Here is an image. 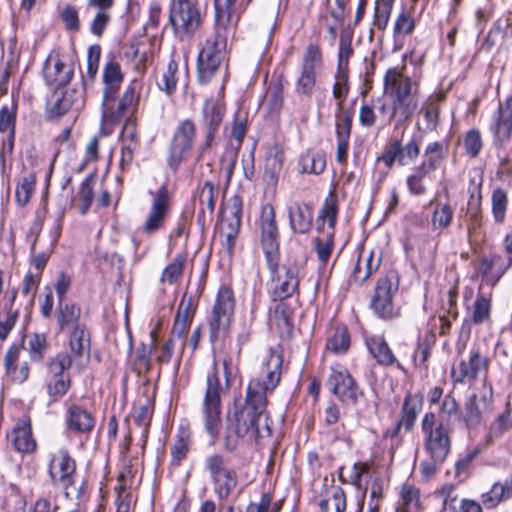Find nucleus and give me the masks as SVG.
<instances>
[{
	"label": "nucleus",
	"mask_w": 512,
	"mask_h": 512,
	"mask_svg": "<svg viewBox=\"0 0 512 512\" xmlns=\"http://www.w3.org/2000/svg\"><path fill=\"white\" fill-rule=\"evenodd\" d=\"M318 506L322 512H344L346 509V496L340 486H331Z\"/></svg>",
	"instance_id": "35"
},
{
	"label": "nucleus",
	"mask_w": 512,
	"mask_h": 512,
	"mask_svg": "<svg viewBox=\"0 0 512 512\" xmlns=\"http://www.w3.org/2000/svg\"><path fill=\"white\" fill-rule=\"evenodd\" d=\"M84 104L83 92L77 89L56 90L46 104V118L59 120L69 111L78 110Z\"/></svg>",
	"instance_id": "15"
},
{
	"label": "nucleus",
	"mask_w": 512,
	"mask_h": 512,
	"mask_svg": "<svg viewBox=\"0 0 512 512\" xmlns=\"http://www.w3.org/2000/svg\"><path fill=\"white\" fill-rule=\"evenodd\" d=\"M338 208L337 201L331 195L327 198L319 212L317 221H322V224L318 225V230L324 231V224L327 220V232L323 237L315 238V248L319 261L322 264H326L331 256L333 250V235L334 228L337 220Z\"/></svg>",
	"instance_id": "8"
},
{
	"label": "nucleus",
	"mask_w": 512,
	"mask_h": 512,
	"mask_svg": "<svg viewBox=\"0 0 512 512\" xmlns=\"http://www.w3.org/2000/svg\"><path fill=\"white\" fill-rule=\"evenodd\" d=\"M380 261V258H374L372 252L364 259L362 256H359L352 275L354 282L358 284L364 283L373 273L378 270Z\"/></svg>",
	"instance_id": "40"
},
{
	"label": "nucleus",
	"mask_w": 512,
	"mask_h": 512,
	"mask_svg": "<svg viewBox=\"0 0 512 512\" xmlns=\"http://www.w3.org/2000/svg\"><path fill=\"white\" fill-rule=\"evenodd\" d=\"M349 346V334L344 327L336 328L326 342V349L336 355L344 354L349 349Z\"/></svg>",
	"instance_id": "47"
},
{
	"label": "nucleus",
	"mask_w": 512,
	"mask_h": 512,
	"mask_svg": "<svg viewBox=\"0 0 512 512\" xmlns=\"http://www.w3.org/2000/svg\"><path fill=\"white\" fill-rule=\"evenodd\" d=\"M190 434L182 430L177 434L176 440L171 447V463L175 466L180 465L189 451Z\"/></svg>",
	"instance_id": "50"
},
{
	"label": "nucleus",
	"mask_w": 512,
	"mask_h": 512,
	"mask_svg": "<svg viewBox=\"0 0 512 512\" xmlns=\"http://www.w3.org/2000/svg\"><path fill=\"white\" fill-rule=\"evenodd\" d=\"M82 310L73 302L58 301L56 309L57 325L60 331L71 330L76 326H81Z\"/></svg>",
	"instance_id": "28"
},
{
	"label": "nucleus",
	"mask_w": 512,
	"mask_h": 512,
	"mask_svg": "<svg viewBox=\"0 0 512 512\" xmlns=\"http://www.w3.org/2000/svg\"><path fill=\"white\" fill-rule=\"evenodd\" d=\"M397 512H419V491L411 485H403Z\"/></svg>",
	"instance_id": "43"
},
{
	"label": "nucleus",
	"mask_w": 512,
	"mask_h": 512,
	"mask_svg": "<svg viewBox=\"0 0 512 512\" xmlns=\"http://www.w3.org/2000/svg\"><path fill=\"white\" fill-rule=\"evenodd\" d=\"M8 437L14 448L21 453H31L36 448V441L32 435L31 424L26 419H20Z\"/></svg>",
	"instance_id": "27"
},
{
	"label": "nucleus",
	"mask_w": 512,
	"mask_h": 512,
	"mask_svg": "<svg viewBox=\"0 0 512 512\" xmlns=\"http://www.w3.org/2000/svg\"><path fill=\"white\" fill-rule=\"evenodd\" d=\"M170 210V195L166 185H162L154 194V199L141 229L146 235H154L161 230Z\"/></svg>",
	"instance_id": "16"
},
{
	"label": "nucleus",
	"mask_w": 512,
	"mask_h": 512,
	"mask_svg": "<svg viewBox=\"0 0 512 512\" xmlns=\"http://www.w3.org/2000/svg\"><path fill=\"white\" fill-rule=\"evenodd\" d=\"M301 170L304 173L320 174L326 167V157L322 152H307L300 159Z\"/></svg>",
	"instance_id": "46"
},
{
	"label": "nucleus",
	"mask_w": 512,
	"mask_h": 512,
	"mask_svg": "<svg viewBox=\"0 0 512 512\" xmlns=\"http://www.w3.org/2000/svg\"><path fill=\"white\" fill-rule=\"evenodd\" d=\"M385 91L394 98L412 97V80L398 68H390L384 77Z\"/></svg>",
	"instance_id": "25"
},
{
	"label": "nucleus",
	"mask_w": 512,
	"mask_h": 512,
	"mask_svg": "<svg viewBox=\"0 0 512 512\" xmlns=\"http://www.w3.org/2000/svg\"><path fill=\"white\" fill-rule=\"evenodd\" d=\"M283 270L285 271L284 277H278L280 283L274 287L272 292L273 301H282L292 296L299 285L298 278L291 270L285 267Z\"/></svg>",
	"instance_id": "39"
},
{
	"label": "nucleus",
	"mask_w": 512,
	"mask_h": 512,
	"mask_svg": "<svg viewBox=\"0 0 512 512\" xmlns=\"http://www.w3.org/2000/svg\"><path fill=\"white\" fill-rule=\"evenodd\" d=\"M492 398V385L484 380L479 393H474L465 402L462 421L467 428H475L481 424L485 416L491 412Z\"/></svg>",
	"instance_id": "11"
},
{
	"label": "nucleus",
	"mask_w": 512,
	"mask_h": 512,
	"mask_svg": "<svg viewBox=\"0 0 512 512\" xmlns=\"http://www.w3.org/2000/svg\"><path fill=\"white\" fill-rule=\"evenodd\" d=\"M0 132L6 133L2 139H10L14 144L15 140V111L4 106L0 109Z\"/></svg>",
	"instance_id": "57"
},
{
	"label": "nucleus",
	"mask_w": 512,
	"mask_h": 512,
	"mask_svg": "<svg viewBox=\"0 0 512 512\" xmlns=\"http://www.w3.org/2000/svg\"><path fill=\"white\" fill-rule=\"evenodd\" d=\"M151 349H148L144 344L136 349L134 365L138 373L149 372L151 369Z\"/></svg>",
	"instance_id": "64"
},
{
	"label": "nucleus",
	"mask_w": 512,
	"mask_h": 512,
	"mask_svg": "<svg viewBox=\"0 0 512 512\" xmlns=\"http://www.w3.org/2000/svg\"><path fill=\"white\" fill-rule=\"evenodd\" d=\"M368 349L372 356L381 365L390 366L396 358L386 341L380 336H373L366 340Z\"/></svg>",
	"instance_id": "37"
},
{
	"label": "nucleus",
	"mask_w": 512,
	"mask_h": 512,
	"mask_svg": "<svg viewBox=\"0 0 512 512\" xmlns=\"http://www.w3.org/2000/svg\"><path fill=\"white\" fill-rule=\"evenodd\" d=\"M66 425L68 430L80 434L90 433L95 425L94 416L84 407L71 404L66 411Z\"/></svg>",
	"instance_id": "24"
},
{
	"label": "nucleus",
	"mask_w": 512,
	"mask_h": 512,
	"mask_svg": "<svg viewBox=\"0 0 512 512\" xmlns=\"http://www.w3.org/2000/svg\"><path fill=\"white\" fill-rule=\"evenodd\" d=\"M194 315L192 298L187 299L186 294L182 297L172 327V337H183L189 330Z\"/></svg>",
	"instance_id": "31"
},
{
	"label": "nucleus",
	"mask_w": 512,
	"mask_h": 512,
	"mask_svg": "<svg viewBox=\"0 0 512 512\" xmlns=\"http://www.w3.org/2000/svg\"><path fill=\"white\" fill-rule=\"evenodd\" d=\"M222 394L223 388L214 364L206 377V388L201 405L202 422L212 444L222 430Z\"/></svg>",
	"instance_id": "3"
},
{
	"label": "nucleus",
	"mask_w": 512,
	"mask_h": 512,
	"mask_svg": "<svg viewBox=\"0 0 512 512\" xmlns=\"http://www.w3.org/2000/svg\"><path fill=\"white\" fill-rule=\"evenodd\" d=\"M323 64L322 52L317 44H309L303 54L296 92L310 96L316 85L317 72Z\"/></svg>",
	"instance_id": "12"
},
{
	"label": "nucleus",
	"mask_w": 512,
	"mask_h": 512,
	"mask_svg": "<svg viewBox=\"0 0 512 512\" xmlns=\"http://www.w3.org/2000/svg\"><path fill=\"white\" fill-rule=\"evenodd\" d=\"M393 3L394 0L375 1L374 26L378 30H384L386 28Z\"/></svg>",
	"instance_id": "60"
},
{
	"label": "nucleus",
	"mask_w": 512,
	"mask_h": 512,
	"mask_svg": "<svg viewBox=\"0 0 512 512\" xmlns=\"http://www.w3.org/2000/svg\"><path fill=\"white\" fill-rule=\"evenodd\" d=\"M455 421H462V412L454 396L447 394L442 401L439 419H436V423L453 430Z\"/></svg>",
	"instance_id": "34"
},
{
	"label": "nucleus",
	"mask_w": 512,
	"mask_h": 512,
	"mask_svg": "<svg viewBox=\"0 0 512 512\" xmlns=\"http://www.w3.org/2000/svg\"><path fill=\"white\" fill-rule=\"evenodd\" d=\"M353 34H341L339 39L338 72L345 73L348 70V63L354 50L352 47Z\"/></svg>",
	"instance_id": "53"
},
{
	"label": "nucleus",
	"mask_w": 512,
	"mask_h": 512,
	"mask_svg": "<svg viewBox=\"0 0 512 512\" xmlns=\"http://www.w3.org/2000/svg\"><path fill=\"white\" fill-rule=\"evenodd\" d=\"M95 182V177L93 175H89L86 177L78 191L79 196V210L81 214H86L93 202L94 193H93V184Z\"/></svg>",
	"instance_id": "55"
},
{
	"label": "nucleus",
	"mask_w": 512,
	"mask_h": 512,
	"mask_svg": "<svg viewBox=\"0 0 512 512\" xmlns=\"http://www.w3.org/2000/svg\"><path fill=\"white\" fill-rule=\"evenodd\" d=\"M121 141L122 144L138 147L139 141L136 122L131 117H128L123 125Z\"/></svg>",
	"instance_id": "63"
},
{
	"label": "nucleus",
	"mask_w": 512,
	"mask_h": 512,
	"mask_svg": "<svg viewBox=\"0 0 512 512\" xmlns=\"http://www.w3.org/2000/svg\"><path fill=\"white\" fill-rule=\"evenodd\" d=\"M424 437V450L436 461H445L451 450L450 433L452 429L436 423V415L427 412L421 421Z\"/></svg>",
	"instance_id": "4"
},
{
	"label": "nucleus",
	"mask_w": 512,
	"mask_h": 512,
	"mask_svg": "<svg viewBox=\"0 0 512 512\" xmlns=\"http://www.w3.org/2000/svg\"><path fill=\"white\" fill-rule=\"evenodd\" d=\"M340 419V409L334 402H329L328 406L323 412V421L325 425V433L332 434V441L341 439L343 437L345 426L342 424L340 427H334Z\"/></svg>",
	"instance_id": "41"
},
{
	"label": "nucleus",
	"mask_w": 512,
	"mask_h": 512,
	"mask_svg": "<svg viewBox=\"0 0 512 512\" xmlns=\"http://www.w3.org/2000/svg\"><path fill=\"white\" fill-rule=\"evenodd\" d=\"M49 349L47 337L43 333H33L28 340V353L33 362H41Z\"/></svg>",
	"instance_id": "45"
},
{
	"label": "nucleus",
	"mask_w": 512,
	"mask_h": 512,
	"mask_svg": "<svg viewBox=\"0 0 512 512\" xmlns=\"http://www.w3.org/2000/svg\"><path fill=\"white\" fill-rule=\"evenodd\" d=\"M41 231V225H35L31 228L30 234L34 235V238L31 243L30 252H31V264L39 271L38 274H42V271L44 270L51 254H52V248L45 252L36 253V243L39 237V233Z\"/></svg>",
	"instance_id": "49"
},
{
	"label": "nucleus",
	"mask_w": 512,
	"mask_h": 512,
	"mask_svg": "<svg viewBox=\"0 0 512 512\" xmlns=\"http://www.w3.org/2000/svg\"><path fill=\"white\" fill-rule=\"evenodd\" d=\"M496 139L500 142L508 140L512 134V95L504 103H500L494 124L491 126Z\"/></svg>",
	"instance_id": "26"
},
{
	"label": "nucleus",
	"mask_w": 512,
	"mask_h": 512,
	"mask_svg": "<svg viewBox=\"0 0 512 512\" xmlns=\"http://www.w3.org/2000/svg\"><path fill=\"white\" fill-rule=\"evenodd\" d=\"M489 358L485 355L479 346L473 347L466 359H461L459 363L452 367L451 377L455 383H465L474 381L482 372H487Z\"/></svg>",
	"instance_id": "14"
},
{
	"label": "nucleus",
	"mask_w": 512,
	"mask_h": 512,
	"mask_svg": "<svg viewBox=\"0 0 512 512\" xmlns=\"http://www.w3.org/2000/svg\"><path fill=\"white\" fill-rule=\"evenodd\" d=\"M327 383L331 393L346 405L355 406L364 397V392L346 368L331 367Z\"/></svg>",
	"instance_id": "9"
},
{
	"label": "nucleus",
	"mask_w": 512,
	"mask_h": 512,
	"mask_svg": "<svg viewBox=\"0 0 512 512\" xmlns=\"http://www.w3.org/2000/svg\"><path fill=\"white\" fill-rule=\"evenodd\" d=\"M508 206L507 193L500 187L495 188L491 195V210L494 222L498 225L504 223Z\"/></svg>",
	"instance_id": "44"
},
{
	"label": "nucleus",
	"mask_w": 512,
	"mask_h": 512,
	"mask_svg": "<svg viewBox=\"0 0 512 512\" xmlns=\"http://www.w3.org/2000/svg\"><path fill=\"white\" fill-rule=\"evenodd\" d=\"M222 289L223 287H220L215 304L213 305L210 316L208 318L211 342H214L218 339L222 326V318L224 316V301L221 294Z\"/></svg>",
	"instance_id": "42"
},
{
	"label": "nucleus",
	"mask_w": 512,
	"mask_h": 512,
	"mask_svg": "<svg viewBox=\"0 0 512 512\" xmlns=\"http://www.w3.org/2000/svg\"><path fill=\"white\" fill-rule=\"evenodd\" d=\"M68 346L70 348L72 360L90 353L91 339L90 333L85 324L76 326L69 330Z\"/></svg>",
	"instance_id": "30"
},
{
	"label": "nucleus",
	"mask_w": 512,
	"mask_h": 512,
	"mask_svg": "<svg viewBox=\"0 0 512 512\" xmlns=\"http://www.w3.org/2000/svg\"><path fill=\"white\" fill-rule=\"evenodd\" d=\"M511 497V489H509L508 482L505 484L497 482L495 483L489 492L483 494V503L488 508L496 507L502 501H505Z\"/></svg>",
	"instance_id": "48"
},
{
	"label": "nucleus",
	"mask_w": 512,
	"mask_h": 512,
	"mask_svg": "<svg viewBox=\"0 0 512 512\" xmlns=\"http://www.w3.org/2000/svg\"><path fill=\"white\" fill-rule=\"evenodd\" d=\"M224 84L221 86L217 96L207 98L202 107V114L205 124L208 126V137H212L219 129L224 117Z\"/></svg>",
	"instance_id": "22"
},
{
	"label": "nucleus",
	"mask_w": 512,
	"mask_h": 512,
	"mask_svg": "<svg viewBox=\"0 0 512 512\" xmlns=\"http://www.w3.org/2000/svg\"><path fill=\"white\" fill-rule=\"evenodd\" d=\"M352 483L359 489H364V494L370 490L371 512H377L378 500L382 497V484L372 478L370 465L367 462H359L353 465Z\"/></svg>",
	"instance_id": "19"
},
{
	"label": "nucleus",
	"mask_w": 512,
	"mask_h": 512,
	"mask_svg": "<svg viewBox=\"0 0 512 512\" xmlns=\"http://www.w3.org/2000/svg\"><path fill=\"white\" fill-rule=\"evenodd\" d=\"M398 287L399 279L394 272L387 273L377 280L370 306L380 318L393 317V298L398 291Z\"/></svg>",
	"instance_id": "10"
},
{
	"label": "nucleus",
	"mask_w": 512,
	"mask_h": 512,
	"mask_svg": "<svg viewBox=\"0 0 512 512\" xmlns=\"http://www.w3.org/2000/svg\"><path fill=\"white\" fill-rule=\"evenodd\" d=\"M491 301L483 295L477 296L473 304L472 321L474 324H481L490 319Z\"/></svg>",
	"instance_id": "59"
},
{
	"label": "nucleus",
	"mask_w": 512,
	"mask_h": 512,
	"mask_svg": "<svg viewBox=\"0 0 512 512\" xmlns=\"http://www.w3.org/2000/svg\"><path fill=\"white\" fill-rule=\"evenodd\" d=\"M177 63L174 60H170L167 65L166 71L162 74L161 78L157 81L158 87L165 91L168 95H171L177 84L176 79Z\"/></svg>",
	"instance_id": "61"
},
{
	"label": "nucleus",
	"mask_w": 512,
	"mask_h": 512,
	"mask_svg": "<svg viewBox=\"0 0 512 512\" xmlns=\"http://www.w3.org/2000/svg\"><path fill=\"white\" fill-rule=\"evenodd\" d=\"M221 51L217 48L215 40H207L198 56L197 70L200 84H208L221 65Z\"/></svg>",
	"instance_id": "20"
},
{
	"label": "nucleus",
	"mask_w": 512,
	"mask_h": 512,
	"mask_svg": "<svg viewBox=\"0 0 512 512\" xmlns=\"http://www.w3.org/2000/svg\"><path fill=\"white\" fill-rule=\"evenodd\" d=\"M423 406V398L420 394L408 393L404 399V403L401 410V423H404V427L407 431L411 430L415 424L418 413L421 411Z\"/></svg>",
	"instance_id": "33"
},
{
	"label": "nucleus",
	"mask_w": 512,
	"mask_h": 512,
	"mask_svg": "<svg viewBox=\"0 0 512 512\" xmlns=\"http://www.w3.org/2000/svg\"><path fill=\"white\" fill-rule=\"evenodd\" d=\"M454 216V210L449 203H438L434 209L431 225L434 230L445 229L450 226Z\"/></svg>",
	"instance_id": "51"
},
{
	"label": "nucleus",
	"mask_w": 512,
	"mask_h": 512,
	"mask_svg": "<svg viewBox=\"0 0 512 512\" xmlns=\"http://www.w3.org/2000/svg\"><path fill=\"white\" fill-rule=\"evenodd\" d=\"M424 157L422 164L435 171L444 159L443 144L437 141L429 143L425 148Z\"/></svg>",
	"instance_id": "56"
},
{
	"label": "nucleus",
	"mask_w": 512,
	"mask_h": 512,
	"mask_svg": "<svg viewBox=\"0 0 512 512\" xmlns=\"http://www.w3.org/2000/svg\"><path fill=\"white\" fill-rule=\"evenodd\" d=\"M47 468L52 485L61 488L67 500L83 499L86 482L79 479L76 460L67 448L61 447L50 452Z\"/></svg>",
	"instance_id": "2"
},
{
	"label": "nucleus",
	"mask_w": 512,
	"mask_h": 512,
	"mask_svg": "<svg viewBox=\"0 0 512 512\" xmlns=\"http://www.w3.org/2000/svg\"><path fill=\"white\" fill-rule=\"evenodd\" d=\"M71 366L72 357L65 352L56 354L46 363L45 386L50 398L54 400L62 398L71 388L72 380L68 373Z\"/></svg>",
	"instance_id": "5"
},
{
	"label": "nucleus",
	"mask_w": 512,
	"mask_h": 512,
	"mask_svg": "<svg viewBox=\"0 0 512 512\" xmlns=\"http://www.w3.org/2000/svg\"><path fill=\"white\" fill-rule=\"evenodd\" d=\"M73 66L57 53H51L43 66V77L48 85L61 87L73 76Z\"/></svg>",
	"instance_id": "21"
},
{
	"label": "nucleus",
	"mask_w": 512,
	"mask_h": 512,
	"mask_svg": "<svg viewBox=\"0 0 512 512\" xmlns=\"http://www.w3.org/2000/svg\"><path fill=\"white\" fill-rule=\"evenodd\" d=\"M36 176L33 172L26 173L16 187V199L21 205H26L35 190Z\"/></svg>",
	"instance_id": "52"
},
{
	"label": "nucleus",
	"mask_w": 512,
	"mask_h": 512,
	"mask_svg": "<svg viewBox=\"0 0 512 512\" xmlns=\"http://www.w3.org/2000/svg\"><path fill=\"white\" fill-rule=\"evenodd\" d=\"M263 398L247 392L244 400L235 399L232 414L227 418L226 449H234L239 438L249 436L258 441L270 437V418Z\"/></svg>",
	"instance_id": "1"
},
{
	"label": "nucleus",
	"mask_w": 512,
	"mask_h": 512,
	"mask_svg": "<svg viewBox=\"0 0 512 512\" xmlns=\"http://www.w3.org/2000/svg\"><path fill=\"white\" fill-rule=\"evenodd\" d=\"M443 501V510L446 512H482L479 503L470 499H458L453 484L444 485L437 491Z\"/></svg>",
	"instance_id": "23"
},
{
	"label": "nucleus",
	"mask_w": 512,
	"mask_h": 512,
	"mask_svg": "<svg viewBox=\"0 0 512 512\" xmlns=\"http://www.w3.org/2000/svg\"><path fill=\"white\" fill-rule=\"evenodd\" d=\"M283 90L284 85L281 78L269 84L263 99V104L267 107L270 114H279L281 111L284 103Z\"/></svg>",
	"instance_id": "38"
},
{
	"label": "nucleus",
	"mask_w": 512,
	"mask_h": 512,
	"mask_svg": "<svg viewBox=\"0 0 512 512\" xmlns=\"http://www.w3.org/2000/svg\"><path fill=\"white\" fill-rule=\"evenodd\" d=\"M261 244L272 274L278 269V228L274 207L267 203L262 207L260 215Z\"/></svg>",
	"instance_id": "7"
},
{
	"label": "nucleus",
	"mask_w": 512,
	"mask_h": 512,
	"mask_svg": "<svg viewBox=\"0 0 512 512\" xmlns=\"http://www.w3.org/2000/svg\"><path fill=\"white\" fill-rule=\"evenodd\" d=\"M378 161H382L386 167L391 168L395 162L403 164V155L401 152V140L395 139L385 145L383 154L378 157Z\"/></svg>",
	"instance_id": "54"
},
{
	"label": "nucleus",
	"mask_w": 512,
	"mask_h": 512,
	"mask_svg": "<svg viewBox=\"0 0 512 512\" xmlns=\"http://www.w3.org/2000/svg\"><path fill=\"white\" fill-rule=\"evenodd\" d=\"M196 136V127L191 120H184L177 127L173 136L169 155L167 158L168 166L176 171L181 162L190 152Z\"/></svg>",
	"instance_id": "13"
},
{
	"label": "nucleus",
	"mask_w": 512,
	"mask_h": 512,
	"mask_svg": "<svg viewBox=\"0 0 512 512\" xmlns=\"http://www.w3.org/2000/svg\"><path fill=\"white\" fill-rule=\"evenodd\" d=\"M292 314L291 308L280 301L275 305L271 319L277 327L290 329L292 327Z\"/></svg>",
	"instance_id": "62"
},
{
	"label": "nucleus",
	"mask_w": 512,
	"mask_h": 512,
	"mask_svg": "<svg viewBox=\"0 0 512 512\" xmlns=\"http://www.w3.org/2000/svg\"><path fill=\"white\" fill-rule=\"evenodd\" d=\"M417 107L413 97L394 98L390 120H395V127L406 123L413 115Z\"/></svg>",
	"instance_id": "36"
},
{
	"label": "nucleus",
	"mask_w": 512,
	"mask_h": 512,
	"mask_svg": "<svg viewBox=\"0 0 512 512\" xmlns=\"http://www.w3.org/2000/svg\"><path fill=\"white\" fill-rule=\"evenodd\" d=\"M290 226L295 233L309 231L313 220V210L308 204H296L289 208Z\"/></svg>",
	"instance_id": "32"
},
{
	"label": "nucleus",
	"mask_w": 512,
	"mask_h": 512,
	"mask_svg": "<svg viewBox=\"0 0 512 512\" xmlns=\"http://www.w3.org/2000/svg\"><path fill=\"white\" fill-rule=\"evenodd\" d=\"M282 357L279 354L269 352L262 365L248 386L247 392L252 396L263 398L267 404L266 394L273 391L281 378Z\"/></svg>",
	"instance_id": "6"
},
{
	"label": "nucleus",
	"mask_w": 512,
	"mask_h": 512,
	"mask_svg": "<svg viewBox=\"0 0 512 512\" xmlns=\"http://www.w3.org/2000/svg\"><path fill=\"white\" fill-rule=\"evenodd\" d=\"M169 19L176 32H194L199 29L201 16L193 0H177L171 5Z\"/></svg>",
	"instance_id": "17"
},
{
	"label": "nucleus",
	"mask_w": 512,
	"mask_h": 512,
	"mask_svg": "<svg viewBox=\"0 0 512 512\" xmlns=\"http://www.w3.org/2000/svg\"><path fill=\"white\" fill-rule=\"evenodd\" d=\"M229 209L231 218L229 220V223L227 225V228L229 229L228 232H226V252L231 255L232 250L235 245V239L237 235L239 234L240 227H241V220H242V209H243V202L242 199L239 196L232 197L227 207Z\"/></svg>",
	"instance_id": "29"
},
{
	"label": "nucleus",
	"mask_w": 512,
	"mask_h": 512,
	"mask_svg": "<svg viewBox=\"0 0 512 512\" xmlns=\"http://www.w3.org/2000/svg\"><path fill=\"white\" fill-rule=\"evenodd\" d=\"M185 258L181 255L177 256L169 265L165 267L161 274L160 281L174 284L178 282L183 274Z\"/></svg>",
	"instance_id": "58"
},
{
	"label": "nucleus",
	"mask_w": 512,
	"mask_h": 512,
	"mask_svg": "<svg viewBox=\"0 0 512 512\" xmlns=\"http://www.w3.org/2000/svg\"><path fill=\"white\" fill-rule=\"evenodd\" d=\"M139 97L140 91L138 89V83L136 80H133L124 90L118 103L115 104V101H113L112 104L107 107L106 111L103 113V117L107 121L117 122L124 116L132 115L137 110Z\"/></svg>",
	"instance_id": "18"
}]
</instances>
